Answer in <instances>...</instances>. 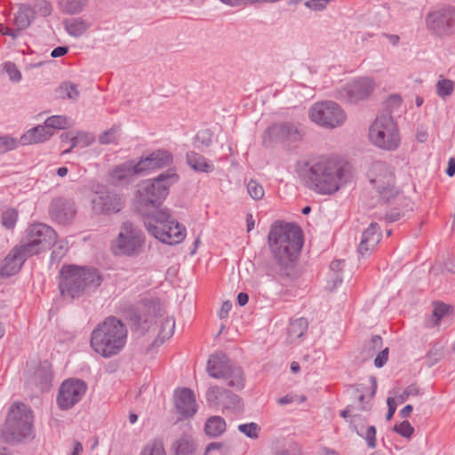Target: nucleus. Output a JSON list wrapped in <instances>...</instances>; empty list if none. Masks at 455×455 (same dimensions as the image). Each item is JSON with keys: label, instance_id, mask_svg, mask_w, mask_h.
Segmentation results:
<instances>
[{"label": "nucleus", "instance_id": "nucleus-23", "mask_svg": "<svg viewBox=\"0 0 455 455\" xmlns=\"http://www.w3.org/2000/svg\"><path fill=\"white\" fill-rule=\"evenodd\" d=\"M30 253L20 245L14 246L0 263V276L10 277L19 273Z\"/></svg>", "mask_w": 455, "mask_h": 455}, {"label": "nucleus", "instance_id": "nucleus-52", "mask_svg": "<svg viewBox=\"0 0 455 455\" xmlns=\"http://www.w3.org/2000/svg\"><path fill=\"white\" fill-rule=\"evenodd\" d=\"M118 130V127L113 126L110 129L103 132L99 136V142L102 145L115 143L116 141V133L117 132Z\"/></svg>", "mask_w": 455, "mask_h": 455}, {"label": "nucleus", "instance_id": "nucleus-44", "mask_svg": "<svg viewBox=\"0 0 455 455\" xmlns=\"http://www.w3.org/2000/svg\"><path fill=\"white\" fill-rule=\"evenodd\" d=\"M44 124L51 129H66L68 122L64 116H52L44 121Z\"/></svg>", "mask_w": 455, "mask_h": 455}, {"label": "nucleus", "instance_id": "nucleus-55", "mask_svg": "<svg viewBox=\"0 0 455 455\" xmlns=\"http://www.w3.org/2000/svg\"><path fill=\"white\" fill-rule=\"evenodd\" d=\"M402 104V98L398 94L390 95L386 100V108L388 111L387 115L392 116V112L398 108Z\"/></svg>", "mask_w": 455, "mask_h": 455}, {"label": "nucleus", "instance_id": "nucleus-45", "mask_svg": "<svg viewBox=\"0 0 455 455\" xmlns=\"http://www.w3.org/2000/svg\"><path fill=\"white\" fill-rule=\"evenodd\" d=\"M60 93H61V96L63 98H68V99H71V100H76L78 95H79V92L77 90V86L71 83V82H66V83H63L60 88H59Z\"/></svg>", "mask_w": 455, "mask_h": 455}, {"label": "nucleus", "instance_id": "nucleus-17", "mask_svg": "<svg viewBox=\"0 0 455 455\" xmlns=\"http://www.w3.org/2000/svg\"><path fill=\"white\" fill-rule=\"evenodd\" d=\"M141 304L142 314L132 312L130 315V321L135 331L145 333L156 322L157 318L164 316V310L158 299H145L141 300Z\"/></svg>", "mask_w": 455, "mask_h": 455}, {"label": "nucleus", "instance_id": "nucleus-12", "mask_svg": "<svg viewBox=\"0 0 455 455\" xmlns=\"http://www.w3.org/2000/svg\"><path fill=\"white\" fill-rule=\"evenodd\" d=\"M57 233L50 226L35 223L26 229V242L22 246L31 256L50 250L56 243Z\"/></svg>", "mask_w": 455, "mask_h": 455}, {"label": "nucleus", "instance_id": "nucleus-37", "mask_svg": "<svg viewBox=\"0 0 455 455\" xmlns=\"http://www.w3.org/2000/svg\"><path fill=\"white\" fill-rule=\"evenodd\" d=\"M453 313V307L442 301H435L434 303V309L432 311V318L435 325H438L440 321L446 315Z\"/></svg>", "mask_w": 455, "mask_h": 455}, {"label": "nucleus", "instance_id": "nucleus-26", "mask_svg": "<svg viewBox=\"0 0 455 455\" xmlns=\"http://www.w3.org/2000/svg\"><path fill=\"white\" fill-rule=\"evenodd\" d=\"M367 419L361 414H353L349 421V426L360 437L365 440L367 446L374 449L377 446L376 434L374 426L366 427Z\"/></svg>", "mask_w": 455, "mask_h": 455}, {"label": "nucleus", "instance_id": "nucleus-50", "mask_svg": "<svg viewBox=\"0 0 455 455\" xmlns=\"http://www.w3.org/2000/svg\"><path fill=\"white\" fill-rule=\"evenodd\" d=\"M259 425L254 422L241 424L238 426V430L251 439L259 437Z\"/></svg>", "mask_w": 455, "mask_h": 455}, {"label": "nucleus", "instance_id": "nucleus-40", "mask_svg": "<svg viewBox=\"0 0 455 455\" xmlns=\"http://www.w3.org/2000/svg\"><path fill=\"white\" fill-rule=\"evenodd\" d=\"M213 132L210 129L199 131L194 137V145L198 149L208 148L212 143Z\"/></svg>", "mask_w": 455, "mask_h": 455}, {"label": "nucleus", "instance_id": "nucleus-7", "mask_svg": "<svg viewBox=\"0 0 455 455\" xmlns=\"http://www.w3.org/2000/svg\"><path fill=\"white\" fill-rule=\"evenodd\" d=\"M32 427L33 413L30 408L24 403H14L1 430V439L6 443L21 442L31 435Z\"/></svg>", "mask_w": 455, "mask_h": 455}, {"label": "nucleus", "instance_id": "nucleus-25", "mask_svg": "<svg viewBox=\"0 0 455 455\" xmlns=\"http://www.w3.org/2000/svg\"><path fill=\"white\" fill-rule=\"evenodd\" d=\"M382 237L380 227L378 223L372 222L363 232L361 242L357 251L362 257H368L379 244Z\"/></svg>", "mask_w": 455, "mask_h": 455}, {"label": "nucleus", "instance_id": "nucleus-60", "mask_svg": "<svg viewBox=\"0 0 455 455\" xmlns=\"http://www.w3.org/2000/svg\"><path fill=\"white\" fill-rule=\"evenodd\" d=\"M387 415H386V419L387 420H390L395 412V410H396V403H395V398L393 397H388L387 400Z\"/></svg>", "mask_w": 455, "mask_h": 455}, {"label": "nucleus", "instance_id": "nucleus-33", "mask_svg": "<svg viewBox=\"0 0 455 455\" xmlns=\"http://www.w3.org/2000/svg\"><path fill=\"white\" fill-rule=\"evenodd\" d=\"M307 328L308 322L304 317H299L293 321H291L287 330V334L290 339V341L293 342L301 338L307 331Z\"/></svg>", "mask_w": 455, "mask_h": 455}, {"label": "nucleus", "instance_id": "nucleus-34", "mask_svg": "<svg viewBox=\"0 0 455 455\" xmlns=\"http://www.w3.org/2000/svg\"><path fill=\"white\" fill-rule=\"evenodd\" d=\"M223 395L222 406L224 409L233 411H242L243 410V403L240 396L226 389H223Z\"/></svg>", "mask_w": 455, "mask_h": 455}, {"label": "nucleus", "instance_id": "nucleus-30", "mask_svg": "<svg viewBox=\"0 0 455 455\" xmlns=\"http://www.w3.org/2000/svg\"><path fill=\"white\" fill-rule=\"evenodd\" d=\"M186 161L188 165L197 172L209 173L213 172L214 165L207 161V159L195 151H188L186 154Z\"/></svg>", "mask_w": 455, "mask_h": 455}, {"label": "nucleus", "instance_id": "nucleus-10", "mask_svg": "<svg viewBox=\"0 0 455 455\" xmlns=\"http://www.w3.org/2000/svg\"><path fill=\"white\" fill-rule=\"evenodd\" d=\"M305 134L304 127L299 123H275L264 132L262 144L267 148H273L277 144L289 145L301 141Z\"/></svg>", "mask_w": 455, "mask_h": 455}, {"label": "nucleus", "instance_id": "nucleus-2", "mask_svg": "<svg viewBox=\"0 0 455 455\" xmlns=\"http://www.w3.org/2000/svg\"><path fill=\"white\" fill-rule=\"evenodd\" d=\"M302 172L306 186L320 195L334 194L346 181L341 163L326 156L306 161Z\"/></svg>", "mask_w": 455, "mask_h": 455}, {"label": "nucleus", "instance_id": "nucleus-20", "mask_svg": "<svg viewBox=\"0 0 455 455\" xmlns=\"http://www.w3.org/2000/svg\"><path fill=\"white\" fill-rule=\"evenodd\" d=\"M124 204L122 195L110 190L98 191L92 199V208L96 214L117 213L124 208Z\"/></svg>", "mask_w": 455, "mask_h": 455}, {"label": "nucleus", "instance_id": "nucleus-54", "mask_svg": "<svg viewBox=\"0 0 455 455\" xmlns=\"http://www.w3.org/2000/svg\"><path fill=\"white\" fill-rule=\"evenodd\" d=\"M17 148L16 140L10 136L0 137V154L11 151Z\"/></svg>", "mask_w": 455, "mask_h": 455}, {"label": "nucleus", "instance_id": "nucleus-1", "mask_svg": "<svg viewBox=\"0 0 455 455\" xmlns=\"http://www.w3.org/2000/svg\"><path fill=\"white\" fill-rule=\"evenodd\" d=\"M267 243L274 258L271 270L275 278L283 285L298 279L297 261L304 243L302 229L294 223L276 221L270 228Z\"/></svg>", "mask_w": 455, "mask_h": 455}, {"label": "nucleus", "instance_id": "nucleus-11", "mask_svg": "<svg viewBox=\"0 0 455 455\" xmlns=\"http://www.w3.org/2000/svg\"><path fill=\"white\" fill-rule=\"evenodd\" d=\"M425 23L430 35L440 38L451 36L455 34V10L449 5L431 10Z\"/></svg>", "mask_w": 455, "mask_h": 455}, {"label": "nucleus", "instance_id": "nucleus-9", "mask_svg": "<svg viewBox=\"0 0 455 455\" xmlns=\"http://www.w3.org/2000/svg\"><path fill=\"white\" fill-rule=\"evenodd\" d=\"M207 372L213 378L224 379L227 385L236 390L244 387V377L242 368L234 364L223 352H216L207 361Z\"/></svg>", "mask_w": 455, "mask_h": 455}, {"label": "nucleus", "instance_id": "nucleus-5", "mask_svg": "<svg viewBox=\"0 0 455 455\" xmlns=\"http://www.w3.org/2000/svg\"><path fill=\"white\" fill-rule=\"evenodd\" d=\"M143 221L148 233L163 243L178 244L186 237V228L172 218L168 209L148 213Z\"/></svg>", "mask_w": 455, "mask_h": 455}, {"label": "nucleus", "instance_id": "nucleus-57", "mask_svg": "<svg viewBox=\"0 0 455 455\" xmlns=\"http://www.w3.org/2000/svg\"><path fill=\"white\" fill-rule=\"evenodd\" d=\"M427 359L430 361V365L436 363L442 357L441 349L434 346L427 355Z\"/></svg>", "mask_w": 455, "mask_h": 455}, {"label": "nucleus", "instance_id": "nucleus-38", "mask_svg": "<svg viewBox=\"0 0 455 455\" xmlns=\"http://www.w3.org/2000/svg\"><path fill=\"white\" fill-rule=\"evenodd\" d=\"M175 330V320L173 317L166 316L164 321L161 323L160 331L156 339V342L160 340V343H164L165 339H170Z\"/></svg>", "mask_w": 455, "mask_h": 455}, {"label": "nucleus", "instance_id": "nucleus-64", "mask_svg": "<svg viewBox=\"0 0 455 455\" xmlns=\"http://www.w3.org/2000/svg\"><path fill=\"white\" fill-rule=\"evenodd\" d=\"M345 261L342 259H335L332 260L330 264V269L333 272V274L339 273L343 268Z\"/></svg>", "mask_w": 455, "mask_h": 455}, {"label": "nucleus", "instance_id": "nucleus-48", "mask_svg": "<svg viewBox=\"0 0 455 455\" xmlns=\"http://www.w3.org/2000/svg\"><path fill=\"white\" fill-rule=\"evenodd\" d=\"M454 90V83L449 79H442L437 82L436 92L441 97L450 96Z\"/></svg>", "mask_w": 455, "mask_h": 455}, {"label": "nucleus", "instance_id": "nucleus-43", "mask_svg": "<svg viewBox=\"0 0 455 455\" xmlns=\"http://www.w3.org/2000/svg\"><path fill=\"white\" fill-rule=\"evenodd\" d=\"M395 395L396 396L398 402L400 403H404L410 396H418L423 395L422 389L416 384H411L406 387L401 394H398V391H394Z\"/></svg>", "mask_w": 455, "mask_h": 455}, {"label": "nucleus", "instance_id": "nucleus-22", "mask_svg": "<svg viewBox=\"0 0 455 455\" xmlns=\"http://www.w3.org/2000/svg\"><path fill=\"white\" fill-rule=\"evenodd\" d=\"M51 218L60 225H69L76 214V207L73 199L60 196L53 198L49 206Z\"/></svg>", "mask_w": 455, "mask_h": 455}, {"label": "nucleus", "instance_id": "nucleus-39", "mask_svg": "<svg viewBox=\"0 0 455 455\" xmlns=\"http://www.w3.org/2000/svg\"><path fill=\"white\" fill-rule=\"evenodd\" d=\"M73 144L70 145V147L66 149L63 153L68 154L72 151V149L75 147L81 146V147H88L92 145L94 142V136L92 133L85 132H79L74 137Z\"/></svg>", "mask_w": 455, "mask_h": 455}, {"label": "nucleus", "instance_id": "nucleus-42", "mask_svg": "<svg viewBox=\"0 0 455 455\" xmlns=\"http://www.w3.org/2000/svg\"><path fill=\"white\" fill-rule=\"evenodd\" d=\"M18 211L14 208H7L2 213L1 224L6 229H13L18 220Z\"/></svg>", "mask_w": 455, "mask_h": 455}, {"label": "nucleus", "instance_id": "nucleus-8", "mask_svg": "<svg viewBox=\"0 0 455 455\" xmlns=\"http://www.w3.org/2000/svg\"><path fill=\"white\" fill-rule=\"evenodd\" d=\"M369 139L379 148L394 151L401 142L400 132L393 116L383 113L378 115L369 129Z\"/></svg>", "mask_w": 455, "mask_h": 455}, {"label": "nucleus", "instance_id": "nucleus-62", "mask_svg": "<svg viewBox=\"0 0 455 455\" xmlns=\"http://www.w3.org/2000/svg\"><path fill=\"white\" fill-rule=\"evenodd\" d=\"M232 309V303L229 300L224 301L219 312L220 318L223 319L228 316L230 310Z\"/></svg>", "mask_w": 455, "mask_h": 455}, {"label": "nucleus", "instance_id": "nucleus-24", "mask_svg": "<svg viewBox=\"0 0 455 455\" xmlns=\"http://www.w3.org/2000/svg\"><path fill=\"white\" fill-rule=\"evenodd\" d=\"M174 404L176 412L183 419L192 418L198 410L195 394L188 387L175 390Z\"/></svg>", "mask_w": 455, "mask_h": 455}, {"label": "nucleus", "instance_id": "nucleus-59", "mask_svg": "<svg viewBox=\"0 0 455 455\" xmlns=\"http://www.w3.org/2000/svg\"><path fill=\"white\" fill-rule=\"evenodd\" d=\"M355 398L360 403L359 410L363 411H368L371 408V404L369 402H364L365 396L363 394L360 393L358 389H355Z\"/></svg>", "mask_w": 455, "mask_h": 455}, {"label": "nucleus", "instance_id": "nucleus-29", "mask_svg": "<svg viewBox=\"0 0 455 455\" xmlns=\"http://www.w3.org/2000/svg\"><path fill=\"white\" fill-rule=\"evenodd\" d=\"M36 19V11L26 4H18V11L14 14L13 25L18 30L27 29Z\"/></svg>", "mask_w": 455, "mask_h": 455}, {"label": "nucleus", "instance_id": "nucleus-47", "mask_svg": "<svg viewBox=\"0 0 455 455\" xmlns=\"http://www.w3.org/2000/svg\"><path fill=\"white\" fill-rule=\"evenodd\" d=\"M247 191L250 196L254 200L261 199L265 194L262 185L254 180H251L248 182Z\"/></svg>", "mask_w": 455, "mask_h": 455}, {"label": "nucleus", "instance_id": "nucleus-53", "mask_svg": "<svg viewBox=\"0 0 455 455\" xmlns=\"http://www.w3.org/2000/svg\"><path fill=\"white\" fill-rule=\"evenodd\" d=\"M32 9L36 11V14L38 13L43 17L51 15L52 11L51 4L46 0H36Z\"/></svg>", "mask_w": 455, "mask_h": 455}, {"label": "nucleus", "instance_id": "nucleus-32", "mask_svg": "<svg viewBox=\"0 0 455 455\" xmlns=\"http://www.w3.org/2000/svg\"><path fill=\"white\" fill-rule=\"evenodd\" d=\"M226 421L220 416L210 417L204 425V432L210 437H218L226 430Z\"/></svg>", "mask_w": 455, "mask_h": 455}, {"label": "nucleus", "instance_id": "nucleus-14", "mask_svg": "<svg viewBox=\"0 0 455 455\" xmlns=\"http://www.w3.org/2000/svg\"><path fill=\"white\" fill-rule=\"evenodd\" d=\"M371 173L375 175L371 178V183L376 188L381 201L389 203L398 196L399 190L395 186V175L388 164L383 161L374 162L371 167Z\"/></svg>", "mask_w": 455, "mask_h": 455}, {"label": "nucleus", "instance_id": "nucleus-4", "mask_svg": "<svg viewBox=\"0 0 455 455\" xmlns=\"http://www.w3.org/2000/svg\"><path fill=\"white\" fill-rule=\"evenodd\" d=\"M127 333V329L121 320L108 316L92 331L91 347L97 354L109 358L124 347Z\"/></svg>", "mask_w": 455, "mask_h": 455}, {"label": "nucleus", "instance_id": "nucleus-56", "mask_svg": "<svg viewBox=\"0 0 455 455\" xmlns=\"http://www.w3.org/2000/svg\"><path fill=\"white\" fill-rule=\"evenodd\" d=\"M330 0H307L305 2V6L315 12L323 11Z\"/></svg>", "mask_w": 455, "mask_h": 455}, {"label": "nucleus", "instance_id": "nucleus-19", "mask_svg": "<svg viewBox=\"0 0 455 455\" xmlns=\"http://www.w3.org/2000/svg\"><path fill=\"white\" fill-rule=\"evenodd\" d=\"M173 155L167 149L157 148L148 153H144L139 160H136L142 176L148 175L156 170L168 167L173 164Z\"/></svg>", "mask_w": 455, "mask_h": 455}, {"label": "nucleus", "instance_id": "nucleus-61", "mask_svg": "<svg viewBox=\"0 0 455 455\" xmlns=\"http://www.w3.org/2000/svg\"><path fill=\"white\" fill-rule=\"evenodd\" d=\"M403 214L397 209H392L389 212L386 213L385 220L389 222H395L401 220Z\"/></svg>", "mask_w": 455, "mask_h": 455}, {"label": "nucleus", "instance_id": "nucleus-16", "mask_svg": "<svg viewBox=\"0 0 455 455\" xmlns=\"http://www.w3.org/2000/svg\"><path fill=\"white\" fill-rule=\"evenodd\" d=\"M88 389L84 380L70 378L65 379L59 387L56 402L60 409L66 411L73 408L84 396Z\"/></svg>", "mask_w": 455, "mask_h": 455}, {"label": "nucleus", "instance_id": "nucleus-28", "mask_svg": "<svg viewBox=\"0 0 455 455\" xmlns=\"http://www.w3.org/2000/svg\"><path fill=\"white\" fill-rule=\"evenodd\" d=\"M53 132L52 130H49L47 126L44 125H37L29 129L27 132H25L20 139V143L21 145H30L36 143H41L48 140Z\"/></svg>", "mask_w": 455, "mask_h": 455}, {"label": "nucleus", "instance_id": "nucleus-31", "mask_svg": "<svg viewBox=\"0 0 455 455\" xmlns=\"http://www.w3.org/2000/svg\"><path fill=\"white\" fill-rule=\"evenodd\" d=\"M172 448L174 455H198L196 443L189 435H182L173 443Z\"/></svg>", "mask_w": 455, "mask_h": 455}, {"label": "nucleus", "instance_id": "nucleus-3", "mask_svg": "<svg viewBox=\"0 0 455 455\" xmlns=\"http://www.w3.org/2000/svg\"><path fill=\"white\" fill-rule=\"evenodd\" d=\"M58 287L64 299H78L95 291L102 283L103 276L93 267L63 265L59 272Z\"/></svg>", "mask_w": 455, "mask_h": 455}, {"label": "nucleus", "instance_id": "nucleus-15", "mask_svg": "<svg viewBox=\"0 0 455 455\" xmlns=\"http://www.w3.org/2000/svg\"><path fill=\"white\" fill-rule=\"evenodd\" d=\"M144 242L142 231L132 222L126 221L122 225L121 231L115 241V253L125 256L138 255Z\"/></svg>", "mask_w": 455, "mask_h": 455}, {"label": "nucleus", "instance_id": "nucleus-49", "mask_svg": "<svg viewBox=\"0 0 455 455\" xmlns=\"http://www.w3.org/2000/svg\"><path fill=\"white\" fill-rule=\"evenodd\" d=\"M393 430L405 438H411L414 434V427L411 425L408 420H403L399 424H395Z\"/></svg>", "mask_w": 455, "mask_h": 455}, {"label": "nucleus", "instance_id": "nucleus-21", "mask_svg": "<svg viewBox=\"0 0 455 455\" xmlns=\"http://www.w3.org/2000/svg\"><path fill=\"white\" fill-rule=\"evenodd\" d=\"M136 176L142 174L137 161L133 159L117 164L108 172L109 181L115 187H128Z\"/></svg>", "mask_w": 455, "mask_h": 455}, {"label": "nucleus", "instance_id": "nucleus-13", "mask_svg": "<svg viewBox=\"0 0 455 455\" xmlns=\"http://www.w3.org/2000/svg\"><path fill=\"white\" fill-rule=\"evenodd\" d=\"M308 116L312 122L327 129L340 126L346 120V114L341 107L331 100L313 104Z\"/></svg>", "mask_w": 455, "mask_h": 455}, {"label": "nucleus", "instance_id": "nucleus-27", "mask_svg": "<svg viewBox=\"0 0 455 455\" xmlns=\"http://www.w3.org/2000/svg\"><path fill=\"white\" fill-rule=\"evenodd\" d=\"M52 381V367L51 363L44 361L39 363L34 373L29 377L28 384L40 391H47Z\"/></svg>", "mask_w": 455, "mask_h": 455}, {"label": "nucleus", "instance_id": "nucleus-63", "mask_svg": "<svg viewBox=\"0 0 455 455\" xmlns=\"http://www.w3.org/2000/svg\"><path fill=\"white\" fill-rule=\"evenodd\" d=\"M68 52V46H58L55 47L52 52L51 57L52 58H59L66 55Z\"/></svg>", "mask_w": 455, "mask_h": 455}, {"label": "nucleus", "instance_id": "nucleus-41", "mask_svg": "<svg viewBox=\"0 0 455 455\" xmlns=\"http://www.w3.org/2000/svg\"><path fill=\"white\" fill-rule=\"evenodd\" d=\"M223 397V390L217 386L209 387L205 393L207 403L212 408H219L221 405L220 399Z\"/></svg>", "mask_w": 455, "mask_h": 455}, {"label": "nucleus", "instance_id": "nucleus-18", "mask_svg": "<svg viewBox=\"0 0 455 455\" xmlns=\"http://www.w3.org/2000/svg\"><path fill=\"white\" fill-rule=\"evenodd\" d=\"M374 89V82L368 77H359L336 91V98L347 103H356L367 99Z\"/></svg>", "mask_w": 455, "mask_h": 455}, {"label": "nucleus", "instance_id": "nucleus-58", "mask_svg": "<svg viewBox=\"0 0 455 455\" xmlns=\"http://www.w3.org/2000/svg\"><path fill=\"white\" fill-rule=\"evenodd\" d=\"M387 359H388V348L386 347L380 353H379V355L376 356V358L374 360V365L377 368H381L386 364V363L387 362Z\"/></svg>", "mask_w": 455, "mask_h": 455}, {"label": "nucleus", "instance_id": "nucleus-51", "mask_svg": "<svg viewBox=\"0 0 455 455\" xmlns=\"http://www.w3.org/2000/svg\"><path fill=\"white\" fill-rule=\"evenodd\" d=\"M4 69L8 74L11 81L18 83L21 80V73L13 62H5L4 65Z\"/></svg>", "mask_w": 455, "mask_h": 455}, {"label": "nucleus", "instance_id": "nucleus-46", "mask_svg": "<svg viewBox=\"0 0 455 455\" xmlns=\"http://www.w3.org/2000/svg\"><path fill=\"white\" fill-rule=\"evenodd\" d=\"M140 455H166L161 440H155L151 445L146 446Z\"/></svg>", "mask_w": 455, "mask_h": 455}, {"label": "nucleus", "instance_id": "nucleus-36", "mask_svg": "<svg viewBox=\"0 0 455 455\" xmlns=\"http://www.w3.org/2000/svg\"><path fill=\"white\" fill-rule=\"evenodd\" d=\"M89 0H59L60 8L67 14H78L84 11Z\"/></svg>", "mask_w": 455, "mask_h": 455}, {"label": "nucleus", "instance_id": "nucleus-35", "mask_svg": "<svg viewBox=\"0 0 455 455\" xmlns=\"http://www.w3.org/2000/svg\"><path fill=\"white\" fill-rule=\"evenodd\" d=\"M67 33L74 37L81 36L88 28L86 21L81 19H71L64 21Z\"/></svg>", "mask_w": 455, "mask_h": 455}, {"label": "nucleus", "instance_id": "nucleus-6", "mask_svg": "<svg viewBox=\"0 0 455 455\" xmlns=\"http://www.w3.org/2000/svg\"><path fill=\"white\" fill-rule=\"evenodd\" d=\"M180 176L175 168H169L158 176L147 180L139 191V204L144 207L158 209L166 199L170 188L177 183Z\"/></svg>", "mask_w": 455, "mask_h": 455}]
</instances>
